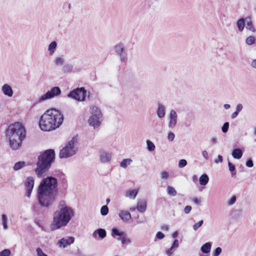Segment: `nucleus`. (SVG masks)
<instances>
[{
	"mask_svg": "<svg viewBox=\"0 0 256 256\" xmlns=\"http://www.w3.org/2000/svg\"><path fill=\"white\" fill-rule=\"evenodd\" d=\"M62 93L61 90L58 86H54L48 90L45 94L41 96L37 100V103H42L48 100L58 96Z\"/></svg>",
	"mask_w": 256,
	"mask_h": 256,
	"instance_id": "nucleus-9",
	"label": "nucleus"
},
{
	"mask_svg": "<svg viewBox=\"0 0 256 256\" xmlns=\"http://www.w3.org/2000/svg\"><path fill=\"white\" fill-rule=\"evenodd\" d=\"M229 127V123L228 122H225L222 126V130L223 132L226 133L228 132Z\"/></svg>",
	"mask_w": 256,
	"mask_h": 256,
	"instance_id": "nucleus-43",
	"label": "nucleus"
},
{
	"mask_svg": "<svg viewBox=\"0 0 256 256\" xmlns=\"http://www.w3.org/2000/svg\"><path fill=\"white\" fill-rule=\"evenodd\" d=\"M236 198L235 196H233L230 198L228 200L227 204L228 206L233 205L236 202Z\"/></svg>",
	"mask_w": 256,
	"mask_h": 256,
	"instance_id": "nucleus-39",
	"label": "nucleus"
},
{
	"mask_svg": "<svg viewBox=\"0 0 256 256\" xmlns=\"http://www.w3.org/2000/svg\"><path fill=\"white\" fill-rule=\"evenodd\" d=\"M192 210V207L190 206H186L184 208V212L186 214H188Z\"/></svg>",
	"mask_w": 256,
	"mask_h": 256,
	"instance_id": "nucleus-52",
	"label": "nucleus"
},
{
	"mask_svg": "<svg viewBox=\"0 0 256 256\" xmlns=\"http://www.w3.org/2000/svg\"><path fill=\"white\" fill-rule=\"evenodd\" d=\"M78 142L77 138H72L60 150L59 156L60 158H68L75 155L78 151Z\"/></svg>",
	"mask_w": 256,
	"mask_h": 256,
	"instance_id": "nucleus-6",
	"label": "nucleus"
},
{
	"mask_svg": "<svg viewBox=\"0 0 256 256\" xmlns=\"http://www.w3.org/2000/svg\"><path fill=\"white\" fill-rule=\"evenodd\" d=\"M57 179L52 176L44 178L40 182L37 191V200L40 205L48 208L54 203L58 192Z\"/></svg>",
	"mask_w": 256,
	"mask_h": 256,
	"instance_id": "nucleus-1",
	"label": "nucleus"
},
{
	"mask_svg": "<svg viewBox=\"0 0 256 256\" xmlns=\"http://www.w3.org/2000/svg\"><path fill=\"white\" fill-rule=\"evenodd\" d=\"M6 136L9 140L10 147L13 150H17L22 146V142L26 138L25 128L20 122L12 124L6 130Z\"/></svg>",
	"mask_w": 256,
	"mask_h": 256,
	"instance_id": "nucleus-4",
	"label": "nucleus"
},
{
	"mask_svg": "<svg viewBox=\"0 0 256 256\" xmlns=\"http://www.w3.org/2000/svg\"><path fill=\"white\" fill-rule=\"evenodd\" d=\"M108 212V208L106 206H104L100 209V214L102 216H106Z\"/></svg>",
	"mask_w": 256,
	"mask_h": 256,
	"instance_id": "nucleus-36",
	"label": "nucleus"
},
{
	"mask_svg": "<svg viewBox=\"0 0 256 256\" xmlns=\"http://www.w3.org/2000/svg\"><path fill=\"white\" fill-rule=\"evenodd\" d=\"M223 160V158L222 156L218 155L217 158L214 160V162L217 164L218 162H222Z\"/></svg>",
	"mask_w": 256,
	"mask_h": 256,
	"instance_id": "nucleus-53",
	"label": "nucleus"
},
{
	"mask_svg": "<svg viewBox=\"0 0 256 256\" xmlns=\"http://www.w3.org/2000/svg\"><path fill=\"white\" fill-rule=\"evenodd\" d=\"M245 25V18H240L237 22V26L240 32H242Z\"/></svg>",
	"mask_w": 256,
	"mask_h": 256,
	"instance_id": "nucleus-29",
	"label": "nucleus"
},
{
	"mask_svg": "<svg viewBox=\"0 0 256 256\" xmlns=\"http://www.w3.org/2000/svg\"><path fill=\"white\" fill-rule=\"evenodd\" d=\"M251 66L254 68H256V59H254L252 60V63H251Z\"/></svg>",
	"mask_w": 256,
	"mask_h": 256,
	"instance_id": "nucleus-57",
	"label": "nucleus"
},
{
	"mask_svg": "<svg viewBox=\"0 0 256 256\" xmlns=\"http://www.w3.org/2000/svg\"><path fill=\"white\" fill-rule=\"evenodd\" d=\"M212 247L210 242H206L201 247L200 250L204 254H208L210 252Z\"/></svg>",
	"mask_w": 256,
	"mask_h": 256,
	"instance_id": "nucleus-27",
	"label": "nucleus"
},
{
	"mask_svg": "<svg viewBox=\"0 0 256 256\" xmlns=\"http://www.w3.org/2000/svg\"><path fill=\"white\" fill-rule=\"evenodd\" d=\"M100 158L102 162H108L111 160V154L106 150H102L100 152Z\"/></svg>",
	"mask_w": 256,
	"mask_h": 256,
	"instance_id": "nucleus-14",
	"label": "nucleus"
},
{
	"mask_svg": "<svg viewBox=\"0 0 256 256\" xmlns=\"http://www.w3.org/2000/svg\"><path fill=\"white\" fill-rule=\"evenodd\" d=\"M110 202V200L109 198H108V199L106 200V202H107V204H108Z\"/></svg>",
	"mask_w": 256,
	"mask_h": 256,
	"instance_id": "nucleus-64",
	"label": "nucleus"
},
{
	"mask_svg": "<svg viewBox=\"0 0 256 256\" xmlns=\"http://www.w3.org/2000/svg\"><path fill=\"white\" fill-rule=\"evenodd\" d=\"M92 116L88 119V123L90 126L94 128H97L100 124L102 114L98 108L96 106H92L90 108Z\"/></svg>",
	"mask_w": 256,
	"mask_h": 256,
	"instance_id": "nucleus-8",
	"label": "nucleus"
},
{
	"mask_svg": "<svg viewBox=\"0 0 256 256\" xmlns=\"http://www.w3.org/2000/svg\"><path fill=\"white\" fill-rule=\"evenodd\" d=\"M187 164V162L184 159L180 160L178 162V166L182 168Z\"/></svg>",
	"mask_w": 256,
	"mask_h": 256,
	"instance_id": "nucleus-45",
	"label": "nucleus"
},
{
	"mask_svg": "<svg viewBox=\"0 0 256 256\" xmlns=\"http://www.w3.org/2000/svg\"><path fill=\"white\" fill-rule=\"evenodd\" d=\"M138 190L137 189L130 190L126 193V196L128 198L134 199L138 194Z\"/></svg>",
	"mask_w": 256,
	"mask_h": 256,
	"instance_id": "nucleus-25",
	"label": "nucleus"
},
{
	"mask_svg": "<svg viewBox=\"0 0 256 256\" xmlns=\"http://www.w3.org/2000/svg\"><path fill=\"white\" fill-rule=\"evenodd\" d=\"M124 234L125 232L122 230L113 228V236H118V238L122 237Z\"/></svg>",
	"mask_w": 256,
	"mask_h": 256,
	"instance_id": "nucleus-31",
	"label": "nucleus"
},
{
	"mask_svg": "<svg viewBox=\"0 0 256 256\" xmlns=\"http://www.w3.org/2000/svg\"><path fill=\"white\" fill-rule=\"evenodd\" d=\"M178 236V232H174L173 234H172V237L173 238H176V237Z\"/></svg>",
	"mask_w": 256,
	"mask_h": 256,
	"instance_id": "nucleus-62",
	"label": "nucleus"
},
{
	"mask_svg": "<svg viewBox=\"0 0 256 256\" xmlns=\"http://www.w3.org/2000/svg\"><path fill=\"white\" fill-rule=\"evenodd\" d=\"M179 242L178 240H175L172 246V247L173 248L174 250L178 247Z\"/></svg>",
	"mask_w": 256,
	"mask_h": 256,
	"instance_id": "nucleus-48",
	"label": "nucleus"
},
{
	"mask_svg": "<svg viewBox=\"0 0 256 256\" xmlns=\"http://www.w3.org/2000/svg\"><path fill=\"white\" fill-rule=\"evenodd\" d=\"M54 158L55 152L52 149L47 150L40 154L38 157L37 168L35 169V172L38 178H42L45 176L46 172L54 162Z\"/></svg>",
	"mask_w": 256,
	"mask_h": 256,
	"instance_id": "nucleus-5",
	"label": "nucleus"
},
{
	"mask_svg": "<svg viewBox=\"0 0 256 256\" xmlns=\"http://www.w3.org/2000/svg\"><path fill=\"white\" fill-rule=\"evenodd\" d=\"M2 91L4 95L8 97H12L14 94L12 87L8 84H4L2 86Z\"/></svg>",
	"mask_w": 256,
	"mask_h": 256,
	"instance_id": "nucleus-16",
	"label": "nucleus"
},
{
	"mask_svg": "<svg viewBox=\"0 0 256 256\" xmlns=\"http://www.w3.org/2000/svg\"><path fill=\"white\" fill-rule=\"evenodd\" d=\"M243 106L242 104H240L237 105L236 108V111L239 112H240L242 109Z\"/></svg>",
	"mask_w": 256,
	"mask_h": 256,
	"instance_id": "nucleus-55",
	"label": "nucleus"
},
{
	"mask_svg": "<svg viewBox=\"0 0 256 256\" xmlns=\"http://www.w3.org/2000/svg\"><path fill=\"white\" fill-rule=\"evenodd\" d=\"M64 120V116L55 108L47 110L40 118L39 124L40 129L50 132L59 128Z\"/></svg>",
	"mask_w": 256,
	"mask_h": 256,
	"instance_id": "nucleus-3",
	"label": "nucleus"
},
{
	"mask_svg": "<svg viewBox=\"0 0 256 256\" xmlns=\"http://www.w3.org/2000/svg\"><path fill=\"white\" fill-rule=\"evenodd\" d=\"M192 200L196 204H199L201 202L200 199L196 198H192Z\"/></svg>",
	"mask_w": 256,
	"mask_h": 256,
	"instance_id": "nucleus-56",
	"label": "nucleus"
},
{
	"mask_svg": "<svg viewBox=\"0 0 256 256\" xmlns=\"http://www.w3.org/2000/svg\"><path fill=\"white\" fill-rule=\"evenodd\" d=\"M156 113L159 118H164L166 115V108L162 104H158Z\"/></svg>",
	"mask_w": 256,
	"mask_h": 256,
	"instance_id": "nucleus-18",
	"label": "nucleus"
},
{
	"mask_svg": "<svg viewBox=\"0 0 256 256\" xmlns=\"http://www.w3.org/2000/svg\"><path fill=\"white\" fill-rule=\"evenodd\" d=\"M10 254V251L8 249H5L0 252V256H9Z\"/></svg>",
	"mask_w": 256,
	"mask_h": 256,
	"instance_id": "nucleus-41",
	"label": "nucleus"
},
{
	"mask_svg": "<svg viewBox=\"0 0 256 256\" xmlns=\"http://www.w3.org/2000/svg\"><path fill=\"white\" fill-rule=\"evenodd\" d=\"M204 224V220H200L198 222L196 223L192 226L193 230L195 231L198 230Z\"/></svg>",
	"mask_w": 256,
	"mask_h": 256,
	"instance_id": "nucleus-37",
	"label": "nucleus"
},
{
	"mask_svg": "<svg viewBox=\"0 0 256 256\" xmlns=\"http://www.w3.org/2000/svg\"><path fill=\"white\" fill-rule=\"evenodd\" d=\"M117 240L121 241L122 246L124 247L126 245L130 244L132 242L131 238L124 234L122 237L117 238Z\"/></svg>",
	"mask_w": 256,
	"mask_h": 256,
	"instance_id": "nucleus-19",
	"label": "nucleus"
},
{
	"mask_svg": "<svg viewBox=\"0 0 256 256\" xmlns=\"http://www.w3.org/2000/svg\"><path fill=\"white\" fill-rule=\"evenodd\" d=\"M114 53L121 64H126L128 61L127 50L122 42L116 43L114 47Z\"/></svg>",
	"mask_w": 256,
	"mask_h": 256,
	"instance_id": "nucleus-7",
	"label": "nucleus"
},
{
	"mask_svg": "<svg viewBox=\"0 0 256 256\" xmlns=\"http://www.w3.org/2000/svg\"><path fill=\"white\" fill-rule=\"evenodd\" d=\"M36 251L38 256H48V255L44 254L42 252V250L40 248H38L36 250Z\"/></svg>",
	"mask_w": 256,
	"mask_h": 256,
	"instance_id": "nucleus-46",
	"label": "nucleus"
},
{
	"mask_svg": "<svg viewBox=\"0 0 256 256\" xmlns=\"http://www.w3.org/2000/svg\"><path fill=\"white\" fill-rule=\"evenodd\" d=\"M160 177L163 180H167L169 178V174L166 171H162L160 172Z\"/></svg>",
	"mask_w": 256,
	"mask_h": 256,
	"instance_id": "nucleus-40",
	"label": "nucleus"
},
{
	"mask_svg": "<svg viewBox=\"0 0 256 256\" xmlns=\"http://www.w3.org/2000/svg\"><path fill=\"white\" fill-rule=\"evenodd\" d=\"M34 178L32 176L28 177L24 182L26 190V195L28 198L30 196L32 190L34 188Z\"/></svg>",
	"mask_w": 256,
	"mask_h": 256,
	"instance_id": "nucleus-11",
	"label": "nucleus"
},
{
	"mask_svg": "<svg viewBox=\"0 0 256 256\" xmlns=\"http://www.w3.org/2000/svg\"><path fill=\"white\" fill-rule=\"evenodd\" d=\"M65 60L63 56H58L54 58V63L56 66H61L64 64Z\"/></svg>",
	"mask_w": 256,
	"mask_h": 256,
	"instance_id": "nucleus-26",
	"label": "nucleus"
},
{
	"mask_svg": "<svg viewBox=\"0 0 256 256\" xmlns=\"http://www.w3.org/2000/svg\"><path fill=\"white\" fill-rule=\"evenodd\" d=\"M147 148L148 150L152 152L155 149V146L152 142L150 140H146Z\"/></svg>",
	"mask_w": 256,
	"mask_h": 256,
	"instance_id": "nucleus-35",
	"label": "nucleus"
},
{
	"mask_svg": "<svg viewBox=\"0 0 256 256\" xmlns=\"http://www.w3.org/2000/svg\"><path fill=\"white\" fill-rule=\"evenodd\" d=\"M202 156L206 160H208L209 158H208V152H207L206 150H203L202 152Z\"/></svg>",
	"mask_w": 256,
	"mask_h": 256,
	"instance_id": "nucleus-51",
	"label": "nucleus"
},
{
	"mask_svg": "<svg viewBox=\"0 0 256 256\" xmlns=\"http://www.w3.org/2000/svg\"><path fill=\"white\" fill-rule=\"evenodd\" d=\"M175 250L172 246L166 250V253L168 256H172Z\"/></svg>",
	"mask_w": 256,
	"mask_h": 256,
	"instance_id": "nucleus-44",
	"label": "nucleus"
},
{
	"mask_svg": "<svg viewBox=\"0 0 256 256\" xmlns=\"http://www.w3.org/2000/svg\"><path fill=\"white\" fill-rule=\"evenodd\" d=\"M222 252V250L220 247H218L213 252V256H218Z\"/></svg>",
	"mask_w": 256,
	"mask_h": 256,
	"instance_id": "nucleus-42",
	"label": "nucleus"
},
{
	"mask_svg": "<svg viewBox=\"0 0 256 256\" xmlns=\"http://www.w3.org/2000/svg\"><path fill=\"white\" fill-rule=\"evenodd\" d=\"M8 219L7 216L5 214L2 215V224L4 230H6L8 228Z\"/></svg>",
	"mask_w": 256,
	"mask_h": 256,
	"instance_id": "nucleus-30",
	"label": "nucleus"
},
{
	"mask_svg": "<svg viewBox=\"0 0 256 256\" xmlns=\"http://www.w3.org/2000/svg\"><path fill=\"white\" fill-rule=\"evenodd\" d=\"M132 162V160L130 158L124 159L120 162V166L122 168H126L130 166Z\"/></svg>",
	"mask_w": 256,
	"mask_h": 256,
	"instance_id": "nucleus-32",
	"label": "nucleus"
},
{
	"mask_svg": "<svg viewBox=\"0 0 256 256\" xmlns=\"http://www.w3.org/2000/svg\"><path fill=\"white\" fill-rule=\"evenodd\" d=\"M135 210H136V208L135 207H133V208H130V210L132 211V212L134 211Z\"/></svg>",
	"mask_w": 256,
	"mask_h": 256,
	"instance_id": "nucleus-63",
	"label": "nucleus"
},
{
	"mask_svg": "<svg viewBox=\"0 0 256 256\" xmlns=\"http://www.w3.org/2000/svg\"><path fill=\"white\" fill-rule=\"evenodd\" d=\"M120 218L124 222H128L131 219L130 213L127 211H122L119 214Z\"/></svg>",
	"mask_w": 256,
	"mask_h": 256,
	"instance_id": "nucleus-21",
	"label": "nucleus"
},
{
	"mask_svg": "<svg viewBox=\"0 0 256 256\" xmlns=\"http://www.w3.org/2000/svg\"><path fill=\"white\" fill-rule=\"evenodd\" d=\"M136 209L140 212H144L146 209V202L144 199L138 200L136 204Z\"/></svg>",
	"mask_w": 256,
	"mask_h": 256,
	"instance_id": "nucleus-15",
	"label": "nucleus"
},
{
	"mask_svg": "<svg viewBox=\"0 0 256 256\" xmlns=\"http://www.w3.org/2000/svg\"><path fill=\"white\" fill-rule=\"evenodd\" d=\"M106 231L102 228H98L95 230L92 234V236L95 239H98V236L100 239H103L106 236Z\"/></svg>",
	"mask_w": 256,
	"mask_h": 256,
	"instance_id": "nucleus-17",
	"label": "nucleus"
},
{
	"mask_svg": "<svg viewBox=\"0 0 256 256\" xmlns=\"http://www.w3.org/2000/svg\"><path fill=\"white\" fill-rule=\"evenodd\" d=\"M246 166L248 168H252L254 166L252 161L251 160H249L246 163Z\"/></svg>",
	"mask_w": 256,
	"mask_h": 256,
	"instance_id": "nucleus-54",
	"label": "nucleus"
},
{
	"mask_svg": "<svg viewBox=\"0 0 256 256\" xmlns=\"http://www.w3.org/2000/svg\"><path fill=\"white\" fill-rule=\"evenodd\" d=\"M74 242V237L66 236L59 240L57 242V244L60 248H64L73 244Z\"/></svg>",
	"mask_w": 256,
	"mask_h": 256,
	"instance_id": "nucleus-12",
	"label": "nucleus"
},
{
	"mask_svg": "<svg viewBox=\"0 0 256 256\" xmlns=\"http://www.w3.org/2000/svg\"><path fill=\"white\" fill-rule=\"evenodd\" d=\"M208 180H209L208 176L206 174H202L200 176V179H199L200 184L202 186H206V184H207L208 182Z\"/></svg>",
	"mask_w": 256,
	"mask_h": 256,
	"instance_id": "nucleus-28",
	"label": "nucleus"
},
{
	"mask_svg": "<svg viewBox=\"0 0 256 256\" xmlns=\"http://www.w3.org/2000/svg\"><path fill=\"white\" fill-rule=\"evenodd\" d=\"M86 91L84 88L73 90L68 94V97L78 102L84 101L86 96Z\"/></svg>",
	"mask_w": 256,
	"mask_h": 256,
	"instance_id": "nucleus-10",
	"label": "nucleus"
},
{
	"mask_svg": "<svg viewBox=\"0 0 256 256\" xmlns=\"http://www.w3.org/2000/svg\"><path fill=\"white\" fill-rule=\"evenodd\" d=\"M58 46V44L56 41H52L51 42L48 48V51L49 54L50 56H52L55 52L56 48Z\"/></svg>",
	"mask_w": 256,
	"mask_h": 256,
	"instance_id": "nucleus-20",
	"label": "nucleus"
},
{
	"mask_svg": "<svg viewBox=\"0 0 256 256\" xmlns=\"http://www.w3.org/2000/svg\"><path fill=\"white\" fill-rule=\"evenodd\" d=\"M162 230H168V225H164L161 228Z\"/></svg>",
	"mask_w": 256,
	"mask_h": 256,
	"instance_id": "nucleus-59",
	"label": "nucleus"
},
{
	"mask_svg": "<svg viewBox=\"0 0 256 256\" xmlns=\"http://www.w3.org/2000/svg\"><path fill=\"white\" fill-rule=\"evenodd\" d=\"M254 42L255 38L253 36H250L246 39V43L248 45L254 44Z\"/></svg>",
	"mask_w": 256,
	"mask_h": 256,
	"instance_id": "nucleus-38",
	"label": "nucleus"
},
{
	"mask_svg": "<svg viewBox=\"0 0 256 256\" xmlns=\"http://www.w3.org/2000/svg\"><path fill=\"white\" fill-rule=\"evenodd\" d=\"M174 134L172 132H170L168 134V139L170 142H172L174 138Z\"/></svg>",
	"mask_w": 256,
	"mask_h": 256,
	"instance_id": "nucleus-47",
	"label": "nucleus"
},
{
	"mask_svg": "<svg viewBox=\"0 0 256 256\" xmlns=\"http://www.w3.org/2000/svg\"><path fill=\"white\" fill-rule=\"evenodd\" d=\"M25 166L24 162H19L15 164L14 169L15 170H18L23 168Z\"/></svg>",
	"mask_w": 256,
	"mask_h": 256,
	"instance_id": "nucleus-34",
	"label": "nucleus"
},
{
	"mask_svg": "<svg viewBox=\"0 0 256 256\" xmlns=\"http://www.w3.org/2000/svg\"><path fill=\"white\" fill-rule=\"evenodd\" d=\"M245 24H246V28L254 32L255 31V28L252 24L251 18L249 16L246 17Z\"/></svg>",
	"mask_w": 256,
	"mask_h": 256,
	"instance_id": "nucleus-22",
	"label": "nucleus"
},
{
	"mask_svg": "<svg viewBox=\"0 0 256 256\" xmlns=\"http://www.w3.org/2000/svg\"><path fill=\"white\" fill-rule=\"evenodd\" d=\"M210 141L213 144H215L216 142V139L215 138H212Z\"/></svg>",
	"mask_w": 256,
	"mask_h": 256,
	"instance_id": "nucleus-60",
	"label": "nucleus"
},
{
	"mask_svg": "<svg viewBox=\"0 0 256 256\" xmlns=\"http://www.w3.org/2000/svg\"><path fill=\"white\" fill-rule=\"evenodd\" d=\"M169 122L168 126L170 128H174L178 122V114L176 110H172L168 116Z\"/></svg>",
	"mask_w": 256,
	"mask_h": 256,
	"instance_id": "nucleus-13",
	"label": "nucleus"
},
{
	"mask_svg": "<svg viewBox=\"0 0 256 256\" xmlns=\"http://www.w3.org/2000/svg\"><path fill=\"white\" fill-rule=\"evenodd\" d=\"M166 190L168 194L170 196H174L176 195L177 192L172 186H168Z\"/></svg>",
	"mask_w": 256,
	"mask_h": 256,
	"instance_id": "nucleus-33",
	"label": "nucleus"
},
{
	"mask_svg": "<svg viewBox=\"0 0 256 256\" xmlns=\"http://www.w3.org/2000/svg\"><path fill=\"white\" fill-rule=\"evenodd\" d=\"M156 237L160 240H162L164 237V234L162 232H158L156 234Z\"/></svg>",
	"mask_w": 256,
	"mask_h": 256,
	"instance_id": "nucleus-50",
	"label": "nucleus"
},
{
	"mask_svg": "<svg viewBox=\"0 0 256 256\" xmlns=\"http://www.w3.org/2000/svg\"><path fill=\"white\" fill-rule=\"evenodd\" d=\"M242 154L243 152L241 149L235 148L232 150V154L234 158L240 159L242 157Z\"/></svg>",
	"mask_w": 256,
	"mask_h": 256,
	"instance_id": "nucleus-23",
	"label": "nucleus"
},
{
	"mask_svg": "<svg viewBox=\"0 0 256 256\" xmlns=\"http://www.w3.org/2000/svg\"><path fill=\"white\" fill-rule=\"evenodd\" d=\"M224 107L225 109L228 110L230 108V105L228 104H224Z\"/></svg>",
	"mask_w": 256,
	"mask_h": 256,
	"instance_id": "nucleus-61",
	"label": "nucleus"
},
{
	"mask_svg": "<svg viewBox=\"0 0 256 256\" xmlns=\"http://www.w3.org/2000/svg\"><path fill=\"white\" fill-rule=\"evenodd\" d=\"M228 166L229 168V170L231 172H234L236 169L234 166L230 162H228Z\"/></svg>",
	"mask_w": 256,
	"mask_h": 256,
	"instance_id": "nucleus-49",
	"label": "nucleus"
},
{
	"mask_svg": "<svg viewBox=\"0 0 256 256\" xmlns=\"http://www.w3.org/2000/svg\"><path fill=\"white\" fill-rule=\"evenodd\" d=\"M238 112L236 111L235 112H233L231 116V118H234L236 117L238 115Z\"/></svg>",
	"mask_w": 256,
	"mask_h": 256,
	"instance_id": "nucleus-58",
	"label": "nucleus"
},
{
	"mask_svg": "<svg viewBox=\"0 0 256 256\" xmlns=\"http://www.w3.org/2000/svg\"><path fill=\"white\" fill-rule=\"evenodd\" d=\"M74 68V66L70 64H66L63 65L62 71L63 73H70Z\"/></svg>",
	"mask_w": 256,
	"mask_h": 256,
	"instance_id": "nucleus-24",
	"label": "nucleus"
},
{
	"mask_svg": "<svg viewBox=\"0 0 256 256\" xmlns=\"http://www.w3.org/2000/svg\"><path fill=\"white\" fill-rule=\"evenodd\" d=\"M74 216L73 210L68 206L64 201L61 200L58 204V210L53 214L50 230L54 231L66 226Z\"/></svg>",
	"mask_w": 256,
	"mask_h": 256,
	"instance_id": "nucleus-2",
	"label": "nucleus"
}]
</instances>
